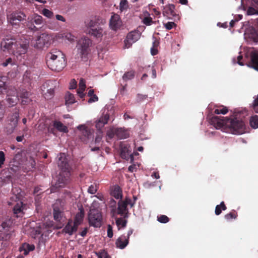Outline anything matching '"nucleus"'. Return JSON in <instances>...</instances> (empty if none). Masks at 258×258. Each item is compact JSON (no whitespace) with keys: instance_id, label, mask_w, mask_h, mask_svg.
I'll list each match as a JSON object with an SVG mask.
<instances>
[{"instance_id":"nucleus-1","label":"nucleus","mask_w":258,"mask_h":258,"mask_svg":"<svg viewBox=\"0 0 258 258\" xmlns=\"http://www.w3.org/2000/svg\"><path fill=\"white\" fill-rule=\"evenodd\" d=\"M244 114L243 111H235L233 118L227 117L214 116L211 118V123L216 128L225 126L229 128L230 132L234 135H240L245 133V123L241 118V114Z\"/></svg>"},{"instance_id":"nucleus-2","label":"nucleus","mask_w":258,"mask_h":258,"mask_svg":"<svg viewBox=\"0 0 258 258\" xmlns=\"http://www.w3.org/2000/svg\"><path fill=\"white\" fill-rule=\"evenodd\" d=\"M58 165L61 168V171L55 185L51 188V192H55L56 191L55 188L63 186L68 183L71 176L72 168L64 153H60Z\"/></svg>"},{"instance_id":"nucleus-3","label":"nucleus","mask_w":258,"mask_h":258,"mask_svg":"<svg viewBox=\"0 0 258 258\" xmlns=\"http://www.w3.org/2000/svg\"><path fill=\"white\" fill-rule=\"evenodd\" d=\"M29 46V41L27 39L16 40L14 39H3L1 42V47L4 51H8L14 55L25 54Z\"/></svg>"},{"instance_id":"nucleus-4","label":"nucleus","mask_w":258,"mask_h":258,"mask_svg":"<svg viewBox=\"0 0 258 258\" xmlns=\"http://www.w3.org/2000/svg\"><path fill=\"white\" fill-rule=\"evenodd\" d=\"M48 67L52 71L60 72L66 67L67 61L64 54L60 50L52 49L46 56Z\"/></svg>"},{"instance_id":"nucleus-5","label":"nucleus","mask_w":258,"mask_h":258,"mask_svg":"<svg viewBox=\"0 0 258 258\" xmlns=\"http://www.w3.org/2000/svg\"><path fill=\"white\" fill-rule=\"evenodd\" d=\"M92 45V40L86 36H83L77 42L76 48L78 54L82 59L87 58V55L90 51V47Z\"/></svg>"},{"instance_id":"nucleus-6","label":"nucleus","mask_w":258,"mask_h":258,"mask_svg":"<svg viewBox=\"0 0 258 258\" xmlns=\"http://www.w3.org/2000/svg\"><path fill=\"white\" fill-rule=\"evenodd\" d=\"M13 220L11 219L3 221L0 225V240L2 241L9 240L14 233L12 227Z\"/></svg>"},{"instance_id":"nucleus-7","label":"nucleus","mask_w":258,"mask_h":258,"mask_svg":"<svg viewBox=\"0 0 258 258\" xmlns=\"http://www.w3.org/2000/svg\"><path fill=\"white\" fill-rule=\"evenodd\" d=\"M26 15L20 10L14 11L7 16L8 23L16 28L20 26L21 22L26 20Z\"/></svg>"},{"instance_id":"nucleus-8","label":"nucleus","mask_w":258,"mask_h":258,"mask_svg":"<svg viewBox=\"0 0 258 258\" xmlns=\"http://www.w3.org/2000/svg\"><path fill=\"white\" fill-rule=\"evenodd\" d=\"M43 23V18L42 16L38 15H34L27 18L25 22V26L27 29L33 32L37 31Z\"/></svg>"},{"instance_id":"nucleus-9","label":"nucleus","mask_w":258,"mask_h":258,"mask_svg":"<svg viewBox=\"0 0 258 258\" xmlns=\"http://www.w3.org/2000/svg\"><path fill=\"white\" fill-rule=\"evenodd\" d=\"M102 215L101 212L95 209L90 210L88 214V221L90 226L100 227L102 223Z\"/></svg>"},{"instance_id":"nucleus-10","label":"nucleus","mask_w":258,"mask_h":258,"mask_svg":"<svg viewBox=\"0 0 258 258\" xmlns=\"http://www.w3.org/2000/svg\"><path fill=\"white\" fill-rule=\"evenodd\" d=\"M55 81L48 80L43 83L41 86V90L45 99L48 100L52 98L54 93V85Z\"/></svg>"},{"instance_id":"nucleus-11","label":"nucleus","mask_w":258,"mask_h":258,"mask_svg":"<svg viewBox=\"0 0 258 258\" xmlns=\"http://www.w3.org/2000/svg\"><path fill=\"white\" fill-rule=\"evenodd\" d=\"M34 47L37 48H42L45 45L47 46L51 43V36L46 33H42L38 36L35 40Z\"/></svg>"},{"instance_id":"nucleus-12","label":"nucleus","mask_w":258,"mask_h":258,"mask_svg":"<svg viewBox=\"0 0 258 258\" xmlns=\"http://www.w3.org/2000/svg\"><path fill=\"white\" fill-rule=\"evenodd\" d=\"M141 33L139 31H132L128 33L124 41V47L130 48L133 43L138 41L140 38Z\"/></svg>"},{"instance_id":"nucleus-13","label":"nucleus","mask_w":258,"mask_h":258,"mask_svg":"<svg viewBox=\"0 0 258 258\" xmlns=\"http://www.w3.org/2000/svg\"><path fill=\"white\" fill-rule=\"evenodd\" d=\"M122 25V21L118 15L115 14L111 16L109 21V26L112 30L117 31L120 29Z\"/></svg>"},{"instance_id":"nucleus-14","label":"nucleus","mask_w":258,"mask_h":258,"mask_svg":"<svg viewBox=\"0 0 258 258\" xmlns=\"http://www.w3.org/2000/svg\"><path fill=\"white\" fill-rule=\"evenodd\" d=\"M163 14L169 19L174 18H177L178 19V15L175 10V6L173 4H169L166 6L163 9Z\"/></svg>"},{"instance_id":"nucleus-15","label":"nucleus","mask_w":258,"mask_h":258,"mask_svg":"<svg viewBox=\"0 0 258 258\" xmlns=\"http://www.w3.org/2000/svg\"><path fill=\"white\" fill-rule=\"evenodd\" d=\"M30 95L31 93L29 92L26 90H23L18 93V98L21 100L22 105H27L32 101Z\"/></svg>"},{"instance_id":"nucleus-16","label":"nucleus","mask_w":258,"mask_h":258,"mask_svg":"<svg viewBox=\"0 0 258 258\" xmlns=\"http://www.w3.org/2000/svg\"><path fill=\"white\" fill-rule=\"evenodd\" d=\"M117 214L123 216V218L128 217V210L123 201H119L118 203Z\"/></svg>"},{"instance_id":"nucleus-17","label":"nucleus","mask_w":258,"mask_h":258,"mask_svg":"<svg viewBox=\"0 0 258 258\" xmlns=\"http://www.w3.org/2000/svg\"><path fill=\"white\" fill-rule=\"evenodd\" d=\"M100 22V19L99 17H92L89 21L85 22L86 27V32L89 30L93 29L99 26Z\"/></svg>"},{"instance_id":"nucleus-18","label":"nucleus","mask_w":258,"mask_h":258,"mask_svg":"<svg viewBox=\"0 0 258 258\" xmlns=\"http://www.w3.org/2000/svg\"><path fill=\"white\" fill-rule=\"evenodd\" d=\"M86 33L96 39H101L103 36L104 31L102 27L98 26L95 28L87 31Z\"/></svg>"},{"instance_id":"nucleus-19","label":"nucleus","mask_w":258,"mask_h":258,"mask_svg":"<svg viewBox=\"0 0 258 258\" xmlns=\"http://www.w3.org/2000/svg\"><path fill=\"white\" fill-rule=\"evenodd\" d=\"M109 119V114L108 113L103 114L99 118L98 121L96 122V127L99 131L107 124Z\"/></svg>"},{"instance_id":"nucleus-20","label":"nucleus","mask_w":258,"mask_h":258,"mask_svg":"<svg viewBox=\"0 0 258 258\" xmlns=\"http://www.w3.org/2000/svg\"><path fill=\"white\" fill-rule=\"evenodd\" d=\"M129 240L125 238V235H121L116 240L115 245L116 247L120 249H124L128 244Z\"/></svg>"},{"instance_id":"nucleus-21","label":"nucleus","mask_w":258,"mask_h":258,"mask_svg":"<svg viewBox=\"0 0 258 258\" xmlns=\"http://www.w3.org/2000/svg\"><path fill=\"white\" fill-rule=\"evenodd\" d=\"M35 249V246L33 244L28 243L23 244L19 248L21 252H23V254L25 255H27L30 251H33Z\"/></svg>"},{"instance_id":"nucleus-22","label":"nucleus","mask_w":258,"mask_h":258,"mask_svg":"<svg viewBox=\"0 0 258 258\" xmlns=\"http://www.w3.org/2000/svg\"><path fill=\"white\" fill-rule=\"evenodd\" d=\"M72 223L73 220L72 219H69L68 221V223L63 228L62 233L68 234L70 236L72 235L74 233L72 228Z\"/></svg>"},{"instance_id":"nucleus-23","label":"nucleus","mask_w":258,"mask_h":258,"mask_svg":"<svg viewBox=\"0 0 258 258\" xmlns=\"http://www.w3.org/2000/svg\"><path fill=\"white\" fill-rule=\"evenodd\" d=\"M53 125L57 131L67 133L68 132V127L59 121L54 120L53 122Z\"/></svg>"},{"instance_id":"nucleus-24","label":"nucleus","mask_w":258,"mask_h":258,"mask_svg":"<svg viewBox=\"0 0 258 258\" xmlns=\"http://www.w3.org/2000/svg\"><path fill=\"white\" fill-rule=\"evenodd\" d=\"M19 118V109L15 108L12 114L9 116V120L10 122L18 125V122Z\"/></svg>"},{"instance_id":"nucleus-25","label":"nucleus","mask_w":258,"mask_h":258,"mask_svg":"<svg viewBox=\"0 0 258 258\" xmlns=\"http://www.w3.org/2000/svg\"><path fill=\"white\" fill-rule=\"evenodd\" d=\"M78 128L82 131L83 135L87 139H89L91 138L93 132L85 125H80Z\"/></svg>"},{"instance_id":"nucleus-26","label":"nucleus","mask_w":258,"mask_h":258,"mask_svg":"<svg viewBox=\"0 0 258 258\" xmlns=\"http://www.w3.org/2000/svg\"><path fill=\"white\" fill-rule=\"evenodd\" d=\"M111 195L116 199H121L122 190L119 186H115L111 191Z\"/></svg>"},{"instance_id":"nucleus-27","label":"nucleus","mask_w":258,"mask_h":258,"mask_svg":"<svg viewBox=\"0 0 258 258\" xmlns=\"http://www.w3.org/2000/svg\"><path fill=\"white\" fill-rule=\"evenodd\" d=\"M84 215L85 213L83 209H80V212L76 214L74 222L81 225L83 221Z\"/></svg>"},{"instance_id":"nucleus-28","label":"nucleus","mask_w":258,"mask_h":258,"mask_svg":"<svg viewBox=\"0 0 258 258\" xmlns=\"http://www.w3.org/2000/svg\"><path fill=\"white\" fill-rule=\"evenodd\" d=\"M251 66L258 71V53L253 52L251 54Z\"/></svg>"},{"instance_id":"nucleus-29","label":"nucleus","mask_w":258,"mask_h":258,"mask_svg":"<svg viewBox=\"0 0 258 258\" xmlns=\"http://www.w3.org/2000/svg\"><path fill=\"white\" fill-rule=\"evenodd\" d=\"M65 101L67 105H71L76 102L74 95L69 92L66 94Z\"/></svg>"},{"instance_id":"nucleus-30","label":"nucleus","mask_w":258,"mask_h":258,"mask_svg":"<svg viewBox=\"0 0 258 258\" xmlns=\"http://www.w3.org/2000/svg\"><path fill=\"white\" fill-rule=\"evenodd\" d=\"M125 219V218H123V217L116 219V224L118 227V230L121 228H124L126 227L127 221Z\"/></svg>"},{"instance_id":"nucleus-31","label":"nucleus","mask_w":258,"mask_h":258,"mask_svg":"<svg viewBox=\"0 0 258 258\" xmlns=\"http://www.w3.org/2000/svg\"><path fill=\"white\" fill-rule=\"evenodd\" d=\"M53 217L56 221H60L62 217V212L58 207H55L53 208Z\"/></svg>"},{"instance_id":"nucleus-32","label":"nucleus","mask_w":258,"mask_h":258,"mask_svg":"<svg viewBox=\"0 0 258 258\" xmlns=\"http://www.w3.org/2000/svg\"><path fill=\"white\" fill-rule=\"evenodd\" d=\"M227 209L226 206L225 205L224 202H221L220 205H218L216 206L215 213L216 215H219L221 213L222 211H225Z\"/></svg>"},{"instance_id":"nucleus-33","label":"nucleus","mask_w":258,"mask_h":258,"mask_svg":"<svg viewBox=\"0 0 258 258\" xmlns=\"http://www.w3.org/2000/svg\"><path fill=\"white\" fill-rule=\"evenodd\" d=\"M115 134L119 138L125 139L127 138L126 132L121 128L115 129Z\"/></svg>"},{"instance_id":"nucleus-34","label":"nucleus","mask_w":258,"mask_h":258,"mask_svg":"<svg viewBox=\"0 0 258 258\" xmlns=\"http://www.w3.org/2000/svg\"><path fill=\"white\" fill-rule=\"evenodd\" d=\"M16 152V153L14 155L13 160L20 164L22 158V151L21 149L17 148Z\"/></svg>"},{"instance_id":"nucleus-35","label":"nucleus","mask_w":258,"mask_h":258,"mask_svg":"<svg viewBox=\"0 0 258 258\" xmlns=\"http://www.w3.org/2000/svg\"><path fill=\"white\" fill-rule=\"evenodd\" d=\"M8 80V78L7 76H0V89H3L4 90L7 89L8 86L7 85V82Z\"/></svg>"},{"instance_id":"nucleus-36","label":"nucleus","mask_w":258,"mask_h":258,"mask_svg":"<svg viewBox=\"0 0 258 258\" xmlns=\"http://www.w3.org/2000/svg\"><path fill=\"white\" fill-rule=\"evenodd\" d=\"M249 123L252 128H258V115H255L251 116L249 120Z\"/></svg>"},{"instance_id":"nucleus-37","label":"nucleus","mask_w":258,"mask_h":258,"mask_svg":"<svg viewBox=\"0 0 258 258\" xmlns=\"http://www.w3.org/2000/svg\"><path fill=\"white\" fill-rule=\"evenodd\" d=\"M17 126V124L10 122L6 127V132L7 134L10 135L14 132Z\"/></svg>"},{"instance_id":"nucleus-38","label":"nucleus","mask_w":258,"mask_h":258,"mask_svg":"<svg viewBox=\"0 0 258 258\" xmlns=\"http://www.w3.org/2000/svg\"><path fill=\"white\" fill-rule=\"evenodd\" d=\"M237 217V213L235 210H232L231 212L224 216V218L227 221H230L232 219H235Z\"/></svg>"},{"instance_id":"nucleus-39","label":"nucleus","mask_w":258,"mask_h":258,"mask_svg":"<svg viewBox=\"0 0 258 258\" xmlns=\"http://www.w3.org/2000/svg\"><path fill=\"white\" fill-rule=\"evenodd\" d=\"M22 204L23 203L21 201H20L14 206L13 209L14 214H18L22 211Z\"/></svg>"},{"instance_id":"nucleus-40","label":"nucleus","mask_w":258,"mask_h":258,"mask_svg":"<svg viewBox=\"0 0 258 258\" xmlns=\"http://www.w3.org/2000/svg\"><path fill=\"white\" fill-rule=\"evenodd\" d=\"M18 100V97L15 96H9L7 98V101L10 106H13L15 105L17 103Z\"/></svg>"},{"instance_id":"nucleus-41","label":"nucleus","mask_w":258,"mask_h":258,"mask_svg":"<svg viewBox=\"0 0 258 258\" xmlns=\"http://www.w3.org/2000/svg\"><path fill=\"white\" fill-rule=\"evenodd\" d=\"M254 100L251 105L253 110L255 113H258V94L253 97Z\"/></svg>"},{"instance_id":"nucleus-42","label":"nucleus","mask_w":258,"mask_h":258,"mask_svg":"<svg viewBox=\"0 0 258 258\" xmlns=\"http://www.w3.org/2000/svg\"><path fill=\"white\" fill-rule=\"evenodd\" d=\"M134 76H135L134 72L133 71H130V72L125 73L122 76V79L125 81H127L128 80L133 79Z\"/></svg>"},{"instance_id":"nucleus-43","label":"nucleus","mask_w":258,"mask_h":258,"mask_svg":"<svg viewBox=\"0 0 258 258\" xmlns=\"http://www.w3.org/2000/svg\"><path fill=\"white\" fill-rule=\"evenodd\" d=\"M228 109L226 107H222V108H217L214 111V113L216 114H225L228 112Z\"/></svg>"},{"instance_id":"nucleus-44","label":"nucleus","mask_w":258,"mask_h":258,"mask_svg":"<svg viewBox=\"0 0 258 258\" xmlns=\"http://www.w3.org/2000/svg\"><path fill=\"white\" fill-rule=\"evenodd\" d=\"M157 220L159 222L162 223H166L169 221V218L164 215L158 216Z\"/></svg>"},{"instance_id":"nucleus-45","label":"nucleus","mask_w":258,"mask_h":258,"mask_svg":"<svg viewBox=\"0 0 258 258\" xmlns=\"http://www.w3.org/2000/svg\"><path fill=\"white\" fill-rule=\"evenodd\" d=\"M79 89L78 90H81V91H84L86 89V82L83 79L80 80L79 84Z\"/></svg>"},{"instance_id":"nucleus-46","label":"nucleus","mask_w":258,"mask_h":258,"mask_svg":"<svg viewBox=\"0 0 258 258\" xmlns=\"http://www.w3.org/2000/svg\"><path fill=\"white\" fill-rule=\"evenodd\" d=\"M97 185L92 184L89 187L88 192L91 194H94L97 191Z\"/></svg>"},{"instance_id":"nucleus-47","label":"nucleus","mask_w":258,"mask_h":258,"mask_svg":"<svg viewBox=\"0 0 258 258\" xmlns=\"http://www.w3.org/2000/svg\"><path fill=\"white\" fill-rule=\"evenodd\" d=\"M128 3L126 0H121L120 3V10L122 11L127 9Z\"/></svg>"},{"instance_id":"nucleus-48","label":"nucleus","mask_w":258,"mask_h":258,"mask_svg":"<svg viewBox=\"0 0 258 258\" xmlns=\"http://www.w3.org/2000/svg\"><path fill=\"white\" fill-rule=\"evenodd\" d=\"M42 14L44 16L48 18H51L53 14L51 11L46 9H44L43 10Z\"/></svg>"},{"instance_id":"nucleus-49","label":"nucleus","mask_w":258,"mask_h":258,"mask_svg":"<svg viewBox=\"0 0 258 258\" xmlns=\"http://www.w3.org/2000/svg\"><path fill=\"white\" fill-rule=\"evenodd\" d=\"M247 14L248 15H258V10L252 7H249L247 11Z\"/></svg>"},{"instance_id":"nucleus-50","label":"nucleus","mask_w":258,"mask_h":258,"mask_svg":"<svg viewBox=\"0 0 258 258\" xmlns=\"http://www.w3.org/2000/svg\"><path fill=\"white\" fill-rule=\"evenodd\" d=\"M5 113V109L3 102H0V121L3 118Z\"/></svg>"},{"instance_id":"nucleus-51","label":"nucleus","mask_w":258,"mask_h":258,"mask_svg":"<svg viewBox=\"0 0 258 258\" xmlns=\"http://www.w3.org/2000/svg\"><path fill=\"white\" fill-rule=\"evenodd\" d=\"M6 160L5 154L3 151H0V168L4 164Z\"/></svg>"},{"instance_id":"nucleus-52","label":"nucleus","mask_w":258,"mask_h":258,"mask_svg":"<svg viewBox=\"0 0 258 258\" xmlns=\"http://www.w3.org/2000/svg\"><path fill=\"white\" fill-rule=\"evenodd\" d=\"M144 24L146 25H151L153 23L152 18L150 17H145L143 20Z\"/></svg>"},{"instance_id":"nucleus-53","label":"nucleus","mask_w":258,"mask_h":258,"mask_svg":"<svg viewBox=\"0 0 258 258\" xmlns=\"http://www.w3.org/2000/svg\"><path fill=\"white\" fill-rule=\"evenodd\" d=\"M164 26L167 30H171L174 27L176 26V24L174 22H168L164 24Z\"/></svg>"},{"instance_id":"nucleus-54","label":"nucleus","mask_w":258,"mask_h":258,"mask_svg":"<svg viewBox=\"0 0 258 258\" xmlns=\"http://www.w3.org/2000/svg\"><path fill=\"white\" fill-rule=\"evenodd\" d=\"M113 235L112 227L110 225L107 226V236L112 238Z\"/></svg>"},{"instance_id":"nucleus-55","label":"nucleus","mask_w":258,"mask_h":258,"mask_svg":"<svg viewBox=\"0 0 258 258\" xmlns=\"http://www.w3.org/2000/svg\"><path fill=\"white\" fill-rule=\"evenodd\" d=\"M123 201L125 203L127 206L130 205V207L132 208L134 206L135 202H133L132 200L130 198H126Z\"/></svg>"},{"instance_id":"nucleus-56","label":"nucleus","mask_w":258,"mask_h":258,"mask_svg":"<svg viewBox=\"0 0 258 258\" xmlns=\"http://www.w3.org/2000/svg\"><path fill=\"white\" fill-rule=\"evenodd\" d=\"M77 82L75 79L71 80L70 83V89H75L77 87Z\"/></svg>"},{"instance_id":"nucleus-57","label":"nucleus","mask_w":258,"mask_h":258,"mask_svg":"<svg viewBox=\"0 0 258 258\" xmlns=\"http://www.w3.org/2000/svg\"><path fill=\"white\" fill-rule=\"evenodd\" d=\"M12 62V59L11 58H8L4 62H3L2 65L4 67H7L9 64L13 65V63Z\"/></svg>"},{"instance_id":"nucleus-58","label":"nucleus","mask_w":258,"mask_h":258,"mask_svg":"<svg viewBox=\"0 0 258 258\" xmlns=\"http://www.w3.org/2000/svg\"><path fill=\"white\" fill-rule=\"evenodd\" d=\"M90 97V98L89 99L88 101L89 103L94 102L98 100V97L95 94Z\"/></svg>"},{"instance_id":"nucleus-59","label":"nucleus","mask_w":258,"mask_h":258,"mask_svg":"<svg viewBox=\"0 0 258 258\" xmlns=\"http://www.w3.org/2000/svg\"><path fill=\"white\" fill-rule=\"evenodd\" d=\"M65 37L70 42H73L75 40V37L70 33L67 34Z\"/></svg>"},{"instance_id":"nucleus-60","label":"nucleus","mask_w":258,"mask_h":258,"mask_svg":"<svg viewBox=\"0 0 258 258\" xmlns=\"http://www.w3.org/2000/svg\"><path fill=\"white\" fill-rule=\"evenodd\" d=\"M104 252H105V250L103 249L101 250L99 252H95V254L97 256L98 258H103Z\"/></svg>"},{"instance_id":"nucleus-61","label":"nucleus","mask_w":258,"mask_h":258,"mask_svg":"<svg viewBox=\"0 0 258 258\" xmlns=\"http://www.w3.org/2000/svg\"><path fill=\"white\" fill-rule=\"evenodd\" d=\"M102 139V132H99V133L98 135H97L95 138V143H99Z\"/></svg>"},{"instance_id":"nucleus-62","label":"nucleus","mask_w":258,"mask_h":258,"mask_svg":"<svg viewBox=\"0 0 258 258\" xmlns=\"http://www.w3.org/2000/svg\"><path fill=\"white\" fill-rule=\"evenodd\" d=\"M80 224H78V223H75L74 222H73V223H72V228H73V232L74 233V232H76L77 230H78V227L80 225Z\"/></svg>"},{"instance_id":"nucleus-63","label":"nucleus","mask_w":258,"mask_h":258,"mask_svg":"<svg viewBox=\"0 0 258 258\" xmlns=\"http://www.w3.org/2000/svg\"><path fill=\"white\" fill-rule=\"evenodd\" d=\"M147 97V96L141 95V94H138V95H137V99H138V101H141L143 100H144V99H146Z\"/></svg>"},{"instance_id":"nucleus-64","label":"nucleus","mask_w":258,"mask_h":258,"mask_svg":"<svg viewBox=\"0 0 258 258\" xmlns=\"http://www.w3.org/2000/svg\"><path fill=\"white\" fill-rule=\"evenodd\" d=\"M88 231V228L87 227H86L84 229V230L81 231L79 234L82 236V237H85L87 233V232Z\"/></svg>"}]
</instances>
